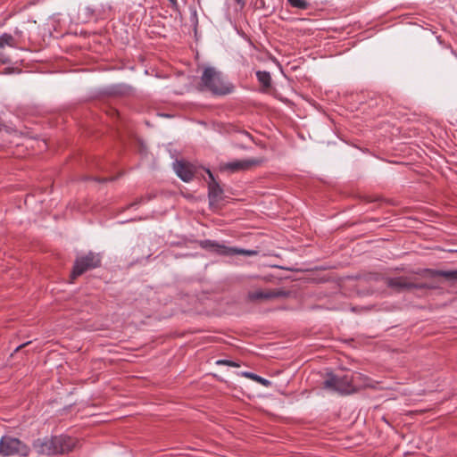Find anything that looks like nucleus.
<instances>
[{
  "instance_id": "obj_1",
  "label": "nucleus",
  "mask_w": 457,
  "mask_h": 457,
  "mask_svg": "<svg viewBox=\"0 0 457 457\" xmlns=\"http://www.w3.org/2000/svg\"><path fill=\"white\" fill-rule=\"evenodd\" d=\"M199 87L202 91H208L218 96L229 95L235 88L227 77L212 66L204 68L200 77Z\"/></svg>"
},
{
  "instance_id": "obj_2",
  "label": "nucleus",
  "mask_w": 457,
  "mask_h": 457,
  "mask_svg": "<svg viewBox=\"0 0 457 457\" xmlns=\"http://www.w3.org/2000/svg\"><path fill=\"white\" fill-rule=\"evenodd\" d=\"M367 378L362 374L355 372L352 374H345L343 376L328 374V378L323 382V387L340 395H351L358 390L359 386L356 385L357 380H363L361 386H372L371 384L366 382Z\"/></svg>"
},
{
  "instance_id": "obj_3",
  "label": "nucleus",
  "mask_w": 457,
  "mask_h": 457,
  "mask_svg": "<svg viewBox=\"0 0 457 457\" xmlns=\"http://www.w3.org/2000/svg\"><path fill=\"white\" fill-rule=\"evenodd\" d=\"M76 440L69 436H45L33 442L34 450L39 454H62L75 448Z\"/></svg>"
},
{
  "instance_id": "obj_4",
  "label": "nucleus",
  "mask_w": 457,
  "mask_h": 457,
  "mask_svg": "<svg viewBox=\"0 0 457 457\" xmlns=\"http://www.w3.org/2000/svg\"><path fill=\"white\" fill-rule=\"evenodd\" d=\"M29 447L20 439L4 436L0 440V454L3 456H28Z\"/></svg>"
},
{
  "instance_id": "obj_5",
  "label": "nucleus",
  "mask_w": 457,
  "mask_h": 457,
  "mask_svg": "<svg viewBox=\"0 0 457 457\" xmlns=\"http://www.w3.org/2000/svg\"><path fill=\"white\" fill-rule=\"evenodd\" d=\"M201 246L205 249H209L220 255L224 256H234V255H245L253 256L257 254V251L244 249L239 247H229L224 245H220L212 240H204L201 242Z\"/></svg>"
},
{
  "instance_id": "obj_6",
  "label": "nucleus",
  "mask_w": 457,
  "mask_h": 457,
  "mask_svg": "<svg viewBox=\"0 0 457 457\" xmlns=\"http://www.w3.org/2000/svg\"><path fill=\"white\" fill-rule=\"evenodd\" d=\"M101 265V256L99 253L89 252L84 256L78 257L74 262L71 276L75 278L85 271L97 268Z\"/></svg>"
},
{
  "instance_id": "obj_7",
  "label": "nucleus",
  "mask_w": 457,
  "mask_h": 457,
  "mask_svg": "<svg viewBox=\"0 0 457 457\" xmlns=\"http://www.w3.org/2000/svg\"><path fill=\"white\" fill-rule=\"evenodd\" d=\"M386 285L398 292L411 288H423V285L415 284L405 277L389 278L386 279Z\"/></svg>"
},
{
  "instance_id": "obj_8",
  "label": "nucleus",
  "mask_w": 457,
  "mask_h": 457,
  "mask_svg": "<svg viewBox=\"0 0 457 457\" xmlns=\"http://www.w3.org/2000/svg\"><path fill=\"white\" fill-rule=\"evenodd\" d=\"M210 181L208 183V198L210 204H214L220 202L222 198L223 189L220 184L215 180L213 174L210 170H207Z\"/></svg>"
},
{
  "instance_id": "obj_9",
  "label": "nucleus",
  "mask_w": 457,
  "mask_h": 457,
  "mask_svg": "<svg viewBox=\"0 0 457 457\" xmlns=\"http://www.w3.org/2000/svg\"><path fill=\"white\" fill-rule=\"evenodd\" d=\"M173 169L178 177L185 182H189L194 178V170L189 163L184 162L182 161H176L173 163Z\"/></svg>"
},
{
  "instance_id": "obj_10",
  "label": "nucleus",
  "mask_w": 457,
  "mask_h": 457,
  "mask_svg": "<svg viewBox=\"0 0 457 457\" xmlns=\"http://www.w3.org/2000/svg\"><path fill=\"white\" fill-rule=\"evenodd\" d=\"M255 163L256 162L253 160H236L225 163L222 168L223 170H227L231 172H236L239 170H245Z\"/></svg>"
},
{
  "instance_id": "obj_11",
  "label": "nucleus",
  "mask_w": 457,
  "mask_h": 457,
  "mask_svg": "<svg viewBox=\"0 0 457 457\" xmlns=\"http://www.w3.org/2000/svg\"><path fill=\"white\" fill-rule=\"evenodd\" d=\"M283 294L281 292L275 291H267L263 292L262 290H255L253 292H249L248 298L252 301L261 300V299H271L281 296Z\"/></svg>"
},
{
  "instance_id": "obj_12",
  "label": "nucleus",
  "mask_w": 457,
  "mask_h": 457,
  "mask_svg": "<svg viewBox=\"0 0 457 457\" xmlns=\"http://www.w3.org/2000/svg\"><path fill=\"white\" fill-rule=\"evenodd\" d=\"M256 77L258 81L263 87L269 88L271 86V76L269 71H257Z\"/></svg>"
},
{
  "instance_id": "obj_13",
  "label": "nucleus",
  "mask_w": 457,
  "mask_h": 457,
  "mask_svg": "<svg viewBox=\"0 0 457 457\" xmlns=\"http://www.w3.org/2000/svg\"><path fill=\"white\" fill-rule=\"evenodd\" d=\"M6 46H14V37L8 33H4L0 36V48H4Z\"/></svg>"
},
{
  "instance_id": "obj_14",
  "label": "nucleus",
  "mask_w": 457,
  "mask_h": 457,
  "mask_svg": "<svg viewBox=\"0 0 457 457\" xmlns=\"http://www.w3.org/2000/svg\"><path fill=\"white\" fill-rule=\"evenodd\" d=\"M244 376L245 378H251V379L260 383L261 385H262L264 386H268L270 385V381H269L268 379H266V378H264L262 377H260L257 374H254V373H252V372H244Z\"/></svg>"
},
{
  "instance_id": "obj_15",
  "label": "nucleus",
  "mask_w": 457,
  "mask_h": 457,
  "mask_svg": "<svg viewBox=\"0 0 457 457\" xmlns=\"http://www.w3.org/2000/svg\"><path fill=\"white\" fill-rule=\"evenodd\" d=\"M287 3L294 8L299 10H306L310 4L306 0H287Z\"/></svg>"
},
{
  "instance_id": "obj_16",
  "label": "nucleus",
  "mask_w": 457,
  "mask_h": 457,
  "mask_svg": "<svg viewBox=\"0 0 457 457\" xmlns=\"http://www.w3.org/2000/svg\"><path fill=\"white\" fill-rule=\"evenodd\" d=\"M437 274L441 277H444L447 279L457 280V270H440Z\"/></svg>"
},
{
  "instance_id": "obj_17",
  "label": "nucleus",
  "mask_w": 457,
  "mask_h": 457,
  "mask_svg": "<svg viewBox=\"0 0 457 457\" xmlns=\"http://www.w3.org/2000/svg\"><path fill=\"white\" fill-rule=\"evenodd\" d=\"M215 364L216 365H227V366H230V367H239L238 363H237L233 361H230V360H226V359L217 360L215 361Z\"/></svg>"
},
{
  "instance_id": "obj_18",
  "label": "nucleus",
  "mask_w": 457,
  "mask_h": 457,
  "mask_svg": "<svg viewBox=\"0 0 457 457\" xmlns=\"http://www.w3.org/2000/svg\"><path fill=\"white\" fill-rule=\"evenodd\" d=\"M168 1L170 3L172 7L176 8L178 6V0H168Z\"/></svg>"
},
{
  "instance_id": "obj_19",
  "label": "nucleus",
  "mask_w": 457,
  "mask_h": 457,
  "mask_svg": "<svg viewBox=\"0 0 457 457\" xmlns=\"http://www.w3.org/2000/svg\"><path fill=\"white\" fill-rule=\"evenodd\" d=\"M29 343V342H27V343H25V344H22V345H21L17 346V347H16V349H15V352H17L19 349L22 348L24 345H28Z\"/></svg>"
},
{
  "instance_id": "obj_20",
  "label": "nucleus",
  "mask_w": 457,
  "mask_h": 457,
  "mask_svg": "<svg viewBox=\"0 0 457 457\" xmlns=\"http://www.w3.org/2000/svg\"><path fill=\"white\" fill-rule=\"evenodd\" d=\"M243 133H244V135H245L246 137H250V134H249L248 132L244 131Z\"/></svg>"
},
{
  "instance_id": "obj_21",
  "label": "nucleus",
  "mask_w": 457,
  "mask_h": 457,
  "mask_svg": "<svg viewBox=\"0 0 457 457\" xmlns=\"http://www.w3.org/2000/svg\"><path fill=\"white\" fill-rule=\"evenodd\" d=\"M237 4H243V0H235Z\"/></svg>"
}]
</instances>
